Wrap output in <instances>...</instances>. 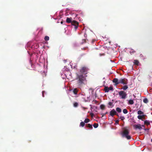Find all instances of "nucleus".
Wrapping results in <instances>:
<instances>
[{"label":"nucleus","instance_id":"obj_1","mask_svg":"<svg viewBox=\"0 0 152 152\" xmlns=\"http://www.w3.org/2000/svg\"><path fill=\"white\" fill-rule=\"evenodd\" d=\"M77 79H78L77 83L79 85L83 84L84 81L86 80V77L82 75H77Z\"/></svg>","mask_w":152,"mask_h":152},{"label":"nucleus","instance_id":"obj_2","mask_svg":"<svg viewBox=\"0 0 152 152\" xmlns=\"http://www.w3.org/2000/svg\"><path fill=\"white\" fill-rule=\"evenodd\" d=\"M129 130L128 129H124L122 133V136L123 137H126L128 140L130 139L131 137L129 135Z\"/></svg>","mask_w":152,"mask_h":152},{"label":"nucleus","instance_id":"obj_3","mask_svg":"<svg viewBox=\"0 0 152 152\" xmlns=\"http://www.w3.org/2000/svg\"><path fill=\"white\" fill-rule=\"evenodd\" d=\"M119 94L122 99H125L127 96L126 93L124 91H121L119 92Z\"/></svg>","mask_w":152,"mask_h":152},{"label":"nucleus","instance_id":"obj_4","mask_svg":"<svg viewBox=\"0 0 152 152\" xmlns=\"http://www.w3.org/2000/svg\"><path fill=\"white\" fill-rule=\"evenodd\" d=\"M88 70V69L87 67L83 66L81 68L80 71L81 73L86 74L87 73Z\"/></svg>","mask_w":152,"mask_h":152},{"label":"nucleus","instance_id":"obj_5","mask_svg":"<svg viewBox=\"0 0 152 152\" xmlns=\"http://www.w3.org/2000/svg\"><path fill=\"white\" fill-rule=\"evenodd\" d=\"M120 84H122L124 85H126L128 83L127 80L125 78H121L119 80Z\"/></svg>","mask_w":152,"mask_h":152},{"label":"nucleus","instance_id":"obj_6","mask_svg":"<svg viewBox=\"0 0 152 152\" xmlns=\"http://www.w3.org/2000/svg\"><path fill=\"white\" fill-rule=\"evenodd\" d=\"M71 24L72 25L75 26V30H76L78 28L79 25V23L77 21L75 20H73L72 21V22Z\"/></svg>","mask_w":152,"mask_h":152},{"label":"nucleus","instance_id":"obj_7","mask_svg":"<svg viewBox=\"0 0 152 152\" xmlns=\"http://www.w3.org/2000/svg\"><path fill=\"white\" fill-rule=\"evenodd\" d=\"M115 115L119 116V115L116 111L114 109H113L110 112V115L113 117Z\"/></svg>","mask_w":152,"mask_h":152},{"label":"nucleus","instance_id":"obj_8","mask_svg":"<svg viewBox=\"0 0 152 152\" xmlns=\"http://www.w3.org/2000/svg\"><path fill=\"white\" fill-rule=\"evenodd\" d=\"M134 128L135 129H139L141 130L142 129V126L140 124H134L133 125Z\"/></svg>","mask_w":152,"mask_h":152},{"label":"nucleus","instance_id":"obj_9","mask_svg":"<svg viewBox=\"0 0 152 152\" xmlns=\"http://www.w3.org/2000/svg\"><path fill=\"white\" fill-rule=\"evenodd\" d=\"M113 82L115 83V85L116 86L120 84L119 80H118V79L117 78H115L113 80Z\"/></svg>","mask_w":152,"mask_h":152},{"label":"nucleus","instance_id":"obj_10","mask_svg":"<svg viewBox=\"0 0 152 152\" xmlns=\"http://www.w3.org/2000/svg\"><path fill=\"white\" fill-rule=\"evenodd\" d=\"M113 102H109L108 103V108H112L113 107L114 105L113 104Z\"/></svg>","mask_w":152,"mask_h":152},{"label":"nucleus","instance_id":"obj_11","mask_svg":"<svg viewBox=\"0 0 152 152\" xmlns=\"http://www.w3.org/2000/svg\"><path fill=\"white\" fill-rule=\"evenodd\" d=\"M72 18H66V22L67 23H72Z\"/></svg>","mask_w":152,"mask_h":152},{"label":"nucleus","instance_id":"obj_12","mask_svg":"<svg viewBox=\"0 0 152 152\" xmlns=\"http://www.w3.org/2000/svg\"><path fill=\"white\" fill-rule=\"evenodd\" d=\"M145 117V115H138L137 116V118L139 119H142V118H143Z\"/></svg>","mask_w":152,"mask_h":152},{"label":"nucleus","instance_id":"obj_13","mask_svg":"<svg viewBox=\"0 0 152 152\" xmlns=\"http://www.w3.org/2000/svg\"><path fill=\"white\" fill-rule=\"evenodd\" d=\"M116 111L118 113H120L121 112V110L119 107H117L116 109Z\"/></svg>","mask_w":152,"mask_h":152},{"label":"nucleus","instance_id":"obj_14","mask_svg":"<svg viewBox=\"0 0 152 152\" xmlns=\"http://www.w3.org/2000/svg\"><path fill=\"white\" fill-rule=\"evenodd\" d=\"M134 64L138 65L139 64V62L137 60H134Z\"/></svg>","mask_w":152,"mask_h":152},{"label":"nucleus","instance_id":"obj_15","mask_svg":"<svg viewBox=\"0 0 152 152\" xmlns=\"http://www.w3.org/2000/svg\"><path fill=\"white\" fill-rule=\"evenodd\" d=\"M77 92H78V90L76 88H75L74 89V90L73 91V92L74 94H75V95L77 94Z\"/></svg>","mask_w":152,"mask_h":152},{"label":"nucleus","instance_id":"obj_16","mask_svg":"<svg viewBox=\"0 0 152 152\" xmlns=\"http://www.w3.org/2000/svg\"><path fill=\"white\" fill-rule=\"evenodd\" d=\"M100 108L101 109L104 110L105 109V106L103 104H101L100 106Z\"/></svg>","mask_w":152,"mask_h":152},{"label":"nucleus","instance_id":"obj_17","mask_svg":"<svg viewBox=\"0 0 152 152\" xmlns=\"http://www.w3.org/2000/svg\"><path fill=\"white\" fill-rule=\"evenodd\" d=\"M136 51L133 49H131L129 53L131 54V55H132L134 53H135Z\"/></svg>","mask_w":152,"mask_h":152},{"label":"nucleus","instance_id":"obj_18","mask_svg":"<svg viewBox=\"0 0 152 152\" xmlns=\"http://www.w3.org/2000/svg\"><path fill=\"white\" fill-rule=\"evenodd\" d=\"M86 126L87 127H88L90 129H92L93 128V127L92 126V125L91 124H88L86 125Z\"/></svg>","mask_w":152,"mask_h":152},{"label":"nucleus","instance_id":"obj_19","mask_svg":"<svg viewBox=\"0 0 152 152\" xmlns=\"http://www.w3.org/2000/svg\"><path fill=\"white\" fill-rule=\"evenodd\" d=\"M128 88V86L127 85H125L122 88V89H123L124 90H126Z\"/></svg>","mask_w":152,"mask_h":152},{"label":"nucleus","instance_id":"obj_20","mask_svg":"<svg viewBox=\"0 0 152 152\" xmlns=\"http://www.w3.org/2000/svg\"><path fill=\"white\" fill-rule=\"evenodd\" d=\"M104 90L105 92H108L109 91V88L108 87L105 86L104 88Z\"/></svg>","mask_w":152,"mask_h":152},{"label":"nucleus","instance_id":"obj_21","mask_svg":"<svg viewBox=\"0 0 152 152\" xmlns=\"http://www.w3.org/2000/svg\"><path fill=\"white\" fill-rule=\"evenodd\" d=\"M137 114L139 115H141L143 114H144V113L141 110H139L138 111Z\"/></svg>","mask_w":152,"mask_h":152},{"label":"nucleus","instance_id":"obj_22","mask_svg":"<svg viewBox=\"0 0 152 152\" xmlns=\"http://www.w3.org/2000/svg\"><path fill=\"white\" fill-rule=\"evenodd\" d=\"M129 103L130 104H133L134 103V102L133 100L130 99L129 101Z\"/></svg>","mask_w":152,"mask_h":152},{"label":"nucleus","instance_id":"obj_23","mask_svg":"<svg viewBox=\"0 0 152 152\" xmlns=\"http://www.w3.org/2000/svg\"><path fill=\"white\" fill-rule=\"evenodd\" d=\"M123 113L125 114H127L128 113L127 110L126 109H123Z\"/></svg>","mask_w":152,"mask_h":152},{"label":"nucleus","instance_id":"obj_24","mask_svg":"<svg viewBox=\"0 0 152 152\" xmlns=\"http://www.w3.org/2000/svg\"><path fill=\"white\" fill-rule=\"evenodd\" d=\"M144 124L148 126L150 124V122L147 120H145L144 121Z\"/></svg>","mask_w":152,"mask_h":152},{"label":"nucleus","instance_id":"obj_25","mask_svg":"<svg viewBox=\"0 0 152 152\" xmlns=\"http://www.w3.org/2000/svg\"><path fill=\"white\" fill-rule=\"evenodd\" d=\"M143 102L144 103H147L148 102V100L147 98H145L143 99Z\"/></svg>","mask_w":152,"mask_h":152},{"label":"nucleus","instance_id":"obj_26","mask_svg":"<svg viewBox=\"0 0 152 152\" xmlns=\"http://www.w3.org/2000/svg\"><path fill=\"white\" fill-rule=\"evenodd\" d=\"M93 126L95 128H97L98 126V124L97 123H94L93 124Z\"/></svg>","mask_w":152,"mask_h":152},{"label":"nucleus","instance_id":"obj_27","mask_svg":"<svg viewBox=\"0 0 152 152\" xmlns=\"http://www.w3.org/2000/svg\"><path fill=\"white\" fill-rule=\"evenodd\" d=\"M85 125V123L83 122H81L80 123V126H81L82 127H83Z\"/></svg>","mask_w":152,"mask_h":152},{"label":"nucleus","instance_id":"obj_28","mask_svg":"<svg viewBox=\"0 0 152 152\" xmlns=\"http://www.w3.org/2000/svg\"><path fill=\"white\" fill-rule=\"evenodd\" d=\"M90 121V120L88 118H86L84 120V123H87Z\"/></svg>","mask_w":152,"mask_h":152},{"label":"nucleus","instance_id":"obj_29","mask_svg":"<svg viewBox=\"0 0 152 152\" xmlns=\"http://www.w3.org/2000/svg\"><path fill=\"white\" fill-rule=\"evenodd\" d=\"M44 39L46 41H48L49 39V37L48 36H46L45 37Z\"/></svg>","mask_w":152,"mask_h":152},{"label":"nucleus","instance_id":"obj_30","mask_svg":"<svg viewBox=\"0 0 152 152\" xmlns=\"http://www.w3.org/2000/svg\"><path fill=\"white\" fill-rule=\"evenodd\" d=\"M78 105V104L77 102H75L74 104V106L75 107H77Z\"/></svg>","mask_w":152,"mask_h":152},{"label":"nucleus","instance_id":"obj_31","mask_svg":"<svg viewBox=\"0 0 152 152\" xmlns=\"http://www.w3.org/2000/svg\"><path fill=\"white\" fill-rule=\"evenodd\" d=\"M109 90L113 91V87L112 86H110L109 88Z\"/></svg>","mask_w":152,"mask_h":152},{"label":"nucleus","instance_id":"obj_32","mask_svg":"<svg viewBox=\"0 0 152 152\" xmlns=\"http://www.w3.org/2000/svg\"><path fill=\"white\" fill-rule=\"evenodd\" d=\"M120 118L122 120H123L124 119H125V118L123 116H121L120 117Z\"/></svg>","mask_w":152,"mask_h":152},{"label":"nucleus","instance_id":"obj_33","mask_svg":"<svg viewBox=\"0 0 152 152\" xmlns=\"http://www.w3.org/2000/svg\"><path fill=\"white\" fill-rule=\"evenodd\" d=\"M119 121L118 120H117L115 121V124H118Z\"/></svg>","mask_w":152,"mask_h":152},{"label":"nucleus","instance_id":"obj_34","mask_svg":"<svg viewBox=\"0 0 152 152\" xmlns=\"http://www.w3.org/2000/svg\"><path fill=\"white\" fill-rule=\"evenodd\" d=\"M44 92H45L44 91H42V95L43 97H44Z\"/></svg>","mask_w":152,"mask_h":152},{"label":"nucleus","instance_id":"obj_35","mask_svg":"<svg viewBox=\"0 0 152 152\" xmlns=\"http://www.w3.org/2000/svg\"><path fill=\"white\" fill-rule=\"evenodd\" d=\"M99 55L100 56H104V53H102V54H99Z\"/></svg>","mask_w":152,"mask_h":152},{"label":"nucleus","instance_id":"obj_36","mask_svg":"<svg viewBox=\"0 0 152 152\" xmlns=\"http://www.w3.org/2000/svg\"><path fill=\"white\" fill-rule=\"evenodd\" d=\"M94 101V102L95 103H97V102H97V101L96 100H94V101Z\"/></svg>","mask_w":152,"mask_h":152},{"label":"nucleus","instance_id":"obj_37","mask_svg":"<svg viewBox=\"0 0 152 152\" xmlns=\"http://www.w3.org/2000/svg\"><path fill=\"white\" fill-rule=\"evenodd\" d=\"M86 55V54L85 53H83V54H81V56H83L84 55Z\"/></svg>","mask_w":152,"mask_h":152},{"label":"nucleus","instance_id":"obj_38","mask_svg":"<svg viewBox=\"0 0 152 152\" xmlns=\"http://www.w3.org/2000/svg\"><path fill=\"white\" fill-rule=\"evenodd\" d=\"M91 115L92 117H93L94 115V114L93 113H91Z\"/></svg>","mask_w":152,"mask_h":152},{"label":"nucleus","instance_id":"obj_39","mask_svg":"<svg viewBox=\"0 0 152 152\" xmlns=\"http://www.w3.org/2000/svg\"><path fill=\"white\" fill-rule=\"evenodd\" d=\"M142 126V127L143 128V129H144V128H145V126L144 125H142L141 126Z\"/></svg>","mask_w":152,"mask_h":152},{"label":"nucleus","instance_id":"obj_40","mask_svg":"<svg viewBox=\"0 0 152 152\" xmlns=\"http://www.w3.org/2000/svg\"><path fill=\"white\" fill-rule=\"evenodd\" d=\"M144 129L145 130H148V129H145V128H144Z\"/></svg>","mask_w":152,"mask_h":152},{"label":"nucleus","instance_id":"obj_41","mask_svg":"<svg viewBox=\"0 0 152 152\" xmlns=\"http://www.w3.org/2000/svg\"><path fill=\"white\" fill-rule=\"evenodd\" d=\"M61 23H63V22L62 21L61 22Z\"/></svg>","mask_w":152,"mask_h":152},{"label":"nucleus","instance_id":"obj_42","mask_svg":"<svg viewBox=\"0 0 152 152\" xmlns=\"http://www.w3.org/2000/svg\"><path fill=\"white\" fill-rule=\"evenodd\" d=\"M107 112H106V113H105V114H107Z\"/></svg>","mask_w":152,"mask_h":152},{"label":"nucleus","instance_id":"obj_43","mask_svg":"<svg viewBox=\"0 0 152 152\" xmlns=\"http://www.w3.org/2000/svg\"><path fill=\"white\" fill-rule=\"evenodd\" d=\"M151 141L152 142V139L151 140Z\"/></svg>","mask_w":152,"mask_h":152}]
</instances>
